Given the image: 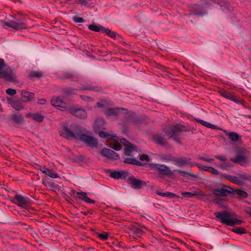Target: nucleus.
Returning <instances> with one entry per match:
<instances>
[{
  "label": "nucleus",
  "instance_id": "338daca9",
  "mask_svg": "<svg viewBox=\"0 0 251 251\" xmlns=\"http://www.w3.org/2000/svg\"><path fill=\"white\" fill-rule=\"evenodd\" d=\"M196 166L198 167L199 169L204 170V167H205V166H203L201 165V164L197 163L196 164Z\"/></svg>",
  "mask_w": 251,
  "mask_h": 251
},
{
  "label": "nucleus",
  "instance_id": "0e129e2a",
  "mask_svg": "<svg viewBox=\"0 0 251 251\" xmlns=\"http://www.w3.org/2000/svg\"><path fill=\"white\" fill-rule=\"evenodd\" d=\"M220 167L223 169H226L227 167L229 166V163H226L220 165Z\"/></svg>",
  "mask_w": 251,
  "mask_h": 251
},
{
  "label": "nucleus",
  "instance_id": "f8f14e48",
  "mask_svg": "<svg viewBox=\"0 0 251 251\" xmlns=\"http://www.w3.org/2000/svg\"><path fill=\"white\" fill-rule=\"evenodd\" d=\"M4 25L8 27H10L16 30L26 28V24L20 21L19 20H17L16 21H11L9 22H5Z\"/></svg>",
  "mask_w": 251,
  "mask_h": 251
},
{
  "label": "nucleus",
  "instance_id": "774afa93",
  "mask_svg": "<svg viewBox=\"0 0 251 251\" xmlns=\"http://www.w3.org/2000/svg\"><path fill=\"white\" fill-rule=\"evenodd\" d=\"M97 104L98 107H100L101 108V107H103V104L102 103H101L98 102Z\"/></svg>",
  "mask_w": 251,
  "mask_h": 251
},
{
  "label": "nucleus",
  "instance_id": "dca6fc26",
  "mask_svg": "<svg viewBox=\"0 0 251 251\" xmlns=\"http://www.w3.org/2000/svg\"><path fill=\"white\" fill-rule=\"evenodd\" d=\"M184 127V126L181 125H176L172 127L171 131H167L166 133L168 135L178 136Z\"/></svg>",
  "mask_w": 251,
  "mask_h": 251
},
{
  "label": "nucleus",
  "instance_id": "e433bc0d",
  "mask_svg": "<svg viewBox=\"0 0 251 251\" xmlns=\"http://www.w3.org/2000/svg\"><path fill=\"white\" fill-rule=\"evenodd\" d=\"M232 193L237 194L241 198H246L248 196L247 192L240 189H236Z\"/></svg>",
  "mask_w": 251,
  "mask_h": 251
},
{
  "label": "nucleus",
  "instance_id": "f03ea898",
  "mask_svg": "<svg viewBox=\"0 0 251 251\" xmlns=\"http://www.w3.org/2000/svg\"><path fill=\"white\" fill-rule=\"evenodd\" d=\"M216 220L229 226H234L235 225H239L244 222L238 220L237 218H232L231 213L227 211H223L222 212H216L214 213Z\"/></svg>",
  "mask_w": 251,
  "mask_h": 251
},
{
  "label": "nucleus",
  "instance_id": "680f3d73",
  "mask_svg": "<svg viewBox=\"0 0 251 251\" xmlns=\"http://www.w3.org/2000/svg\"><path fill=\"white\" fill-rule=\"evenodd\" d=\"M80 98L85 101H90L92 100L91 98L85 96H80Z\"/></svg>",
  "mask_w": 251,
  "mask_h": 251
},
{
  "label": "nucleus",
  "instance_id": "c756f323",
  "mask_svg": "<svg viewBox=\"0 0 251 251\" xmlns=\"http://www.w3.org/2000/svg\"><path fill=\"white\" fill-rule=\"evenodd\" d=\"M83 90H89L94 92H98L101 90V88L98 85H85L82 88Z\"/></svg>",
  "mask_w": 251,
  "mask_h": 251
},
{
  "label": "nucleus",
  "instance_id": "c03bdc74",
  "mask_svg": "<svg viewBox=\"0 0 251 251\" xmlns=\"http://www.w3.org/2000/svg\"><path fill=\"white\" fill-rule=\"evenodd\" d=\"M241 182L242 181L248 180L251 182V175L247 173L239 175Z\"/></svg>",
  "mask_w": 251,
  "mask_h": 251
},
{
  "label": "nucleus",
  "instance_id": "f3484780",
  "mask_svg": "<svg viewBox=\"0 0 251 251\" xmlns=\"http://www.w3.org/2000/svg\"><path fill=\"white\" fill-rule=\"evenodd\" d=\"M191 14L195 15L203 16L206 14L205 10L199 5L195 4L193 5L190 9Z\"/></svg>",
  "mask_w": 251,
  "mask_h": 251
},
{
  "label": "nucleus",
  "instance_id": "2eb2a0df",
  "mask_svg": "<svg viewBox=\"0 0 251 251\" xmlns=\"http://www.w3.org/2000/svg\"><path fill=\"white\" fill-rule=\"evenodd\" d=\"M121 142L124 145L126 155H130L132 151L135 149V147L125 139H122Z\"/></svg>",
  "mask_w": 251,
  "mask_h": 251
},
{
  "label": "nucleus",
  "instance_id": "a878e982",
  "mask_svg": "<svg viewBox=\"0 0 251 251\" xmlns=\"http://www.w3.org/2000/svg\"><path fill=\"white\" fill-rule=\"evenodd\" d=\"M126 174L127 173L125 172L114 171L110 173V176L115 179H120L123 176L125 177Z\"/></svg>",
  "mask_w": 251,
  "mask_h": 251
},
{
  "label": "nucleus",
  "instance_id": "f704fd0d",
  "mask_svg": "<svg viewBox=\"0 0 251 251\" xmlns=\"http://www.w3.org/2000/svg\"><path fill=\"white\" fill-rule=\"evenodd\" d=\"M99 136L101 138H107L109 139H112L114 141H117V137L116 136H113L112 135H110L109 134L106 133L104 131H100L99 132Z\"/></svg>",
  "mask_w": 251,
  "mask_h": 251
},
{
  "label": "nucleus",
  "instance_id": "a18cd8bd",
  "mask_svg": "<svg viewBox=\"0 0 251 251\" xmlns=\"http://www.w3.org/2000/svg\"><path fill=\"white\" fill-rule=\"evenodd\" d=\"M45 174L48 176H49L51 178H57L58 177L57 174L55 173L51 170H50L48 168L46 170V172Z\"/></svg>",
  "mask_w": 251,
  "mask_h": 251
},
{
  "label": "nucleus",
  "instance_id": "aec40b11",
  "mask_svg": "<svg viewBox=\"0 0 251 251\" xmlns=\"http://www.w3.org/2000/svg\"><path fill=\"white\" fill-rule=\"evenodd\" d=\"M76 194L79 195L78 196V198L79 199L84 201L85 202L88 203H94L95 202L94 200L88 197L87 194L86 192H77Z\"/></svg>",
  "mask_w": 251,
  "mask_h": 251
},
{
  "label": "nucleus",
  "instance_id": "4be33fe9",
  "mask_svg": "<svg viewBox=\"0 0 251 251\" xmlns=\"http://www.w3.org/2000/svg\"><path fill=\"white\" fill-rule=\"evenodd\" d=\"M153 139L155 142L158 145L165 146L166 144V141L164 139V135L163 134H156L154 136Z\"/></svg>",
  "mask_w": 251,
  "mask_h": 251
},
{
  "label": "nucleus",
  "instance_id": "9d476101",
  "mask_svg": "<svg viewBox=\"0 0 251 251\" xmlns=\"http://www.w3.org/2000/svg\"><path fill=\"white\" fill-rule=\"evenodd\" d=\"M76 124L71 125L70 128L67 126H64L62 131L60 132V135L68 139H77V135L72 128V126Z\"/></svg>",
  "mask_w": 251,
  "mask_h": 251
},
{
  "label": "nucleus",
  "instance_id": "a211bd4d",
  "mask_svg": "<svg viewBox=\"0 0 251 251\" xmlns=\"http://www.w3.org/2000/svg\"><path fill=\"white\" fill-rule=\"evenodd\" d=\"M191 160V158H174L173 161L176 166L181 167L189 164V161Z\"/></svg>",
  "mask_w": 251,
  "mask_h": 251
},
{
  "label": "nucleus",
  "instance_id": "603ef678",
  "mask_svg": "<svg viewBox=\"0 0 251 251\" xmlns=\"http://www.w3.org/2000/svg\"><path fill=\"white\" fill-rule=\"evenodd\" d=\"M75 90H74V89H66L64 90V92L65 94L70 95L75 94Z\"/></svg>",
  "mask_w": 251,
  "mask_h": 251
},
{
  "label": "nucleus",
  "instance_id": "cd10ccee",
  "mask_svg": "<svg viewBox=\"0 0 251 251\" xmlns=\"http://www.w3.org/2000/svg\"><path fill=\"white\" fill-rule=\"evenodd\" d=\"M130 231L132 234L138 237H140L144 233L141 228L136 226H132L131 228Z\"/></svg>",
  "mask_w": 251,
  "mask_h": 251
},
{
  "label": "nucleus",
  "instance_id": "6e6d98bb",
  "mask_svg": "<svg viewBox=\"0 0 251 251\" xmlns=\"http://www.w3.org/2000/svg\"><path fill=\"white\" fill-rule=\"evenodd\" d=\"M214 157L217 159L221 161H226L227 160V158L225 156L217 155H215Z\"/></svg>",
  "mask_w": 251,
  "mask_h": 251
},
{
  "label": "nucleus",
  "instance_id": "72a5a7b5",
  "mask_svg": "<svg viewBox=\"0 0 251 251\" xmlns=\"http://www.w3.org/2000/svg\"><path fill=\"white\" fill-rule=\"evenodd\" d=\"M155 193L162 197H166L170 198H174L176 197V195L173 193L170 192H167L165 193L160 192L159 191H156Z\"/></svg>",
  "mask_w": 251,
  "mask_h": 251
},
{
  "label": "nucleus",
  "instance_id": "37998d69",
  "mask_svg": "<svg viewBox=\"0 0 251 251\" xmlns=\"http://www.w3.org/2000/svg\"><path fill=\"white\" fill-rule=\"evenodd\" d=\"M204 171L210 173L212 174L215 175H218L219 174L218 170L214 169L212 167L205 166V167H204Z\"/></svg>",
  "mask_w": 251,
  "mask_h": 251
},
{
  "label": "nucleus",
  "instance_id": "864d4df0",
  "mask_svg": "<svg viewBox=\"0 0 251 251\" xmlns=\"http://www.w3.org/2000/svg\"><path fill=\"white\" fill-rule=\"evenodd\" d=\"M98 237L102 240H106L108 239V234L107 233H100Z\"/></svg>",
  "mask_w": 251,
  "mask_h": 251
},
{
  "label": "nucleus",
  "instance_id": "052dcab7",
  "mask_svg": "<svg viewBox=\"0 0 251 251\" xmlns=\"http://www.w3.org/2000/svg\"><path fill=\"white\" fill-rule=\"evenodd\" d=\"M46 102L47 100L45 99H41L38 100L37 103L39 104L44 105L46 104Z\"/></svg>",
  "mask_w": 251,
  "mask_h": 251
},
{
  "label": "nucleus",
  "instance_id": "bf43d9fd",
  "mask_svg": "<svg viewBox=\"0 0 251 251\" xmlns=\"http://www.w3.org/2000/svg\"><path fill=\"white\" fill-rule=\"evenodd\" d=\"M170 138L175 140L177 143L181 144L180 140L179 139L178 136H170Z\"/></svg>",
  "mask_w": 251,
  "mask_h": 251
},
{
  "label": "nucleus",
  "instance_id": "473e14b6",
  "mask_svg": "<svg viewBox=\"0 0 251 251\" xmlns=\"http://www.w3.org/2000/svg\"><path fill=\"white\" fill-rule=\"evenodd\" d=\"M181 195L183 197L185 198H192L195 196H206V194H203V193H200L198 194L196 193H191V192H182Z\"/></svg>",
  "mask_w": 251,
  "mask_h": 251
},
{
  "label": "nucleus",
  "instance_id": "ddd939ff",
  "mask_svg": "<svg viewBox=\"0 0 251 251\" xmlns=\"http://www.w3.org/2000/svg\"><path fill=\"white\" fill-rule=\"evenodd\" d=\"M233 191V188L227 186H223L221 189H214L213 194L218 196L226 197L228 194L232 193Z\"/></svg>",
  "mask_w": 251,
  "mask_h": 251
},
{
  "label": "nucleus",
  "instance_id": "f257e3e1",
  "mask_svg": "<svg viewBox=\"0 0 251 251\" xmlns=\"http://www.w3.org/2000/svg\"><path fill=\"white\" fill-rule=\"evenodd\" d=\"M72 129L76 133L77 139L92 148H96L98 145L97 140L94 137L85 133L86 129L78 125L72 126Z\"/></svg>",
  "mask_w": 251,
  "mask_h": 251
},
{
  "label": "nucleus",
  "instance_id": "13d9d810",
  "mask_svg": "<svg viewBox=\"0 0 251 251\" xmlns=\"http://www.w3.org/2000/svg\"><path fill=\"white\" fill-rule=\"evenodd\" d=\"M130 116L132 117L131 119L132 122H133V123H137L138 122V120L134 117L135 114L134 113H130Z\"/></svg>",
  "mask_w": 251,
  "mask_h": 251
},
{
  "label": "nucleus",
  "instance_id": "2f4dec72",
  "mask_svg": "<svg viewBox=\"0 0 251 251\" xmlns=\"http://www.w3.org/2000/svg\"><path fill=\"white\" fill-rule=\"evenodd\" d=\"M11 119L16 124H20L24 121L23 117L19 113L13 115Z\"/></svg>",
  "mask_w": 251,
  "mask_h": 251
},
{
  "label": "nucleus",
  "instance_id": "20e7f679",
  "mask_svg": "<svg viewBox=\"0 0 251 251\" xmlns=\"http://www.w3.org/2000/svg\"><path fill=\"white\" fill-rule=\"evenodd\" d=\"M11 201L17 205L27 209L32 203V201L27 197L22 195L16 194L11 200Z\"/></svg>",
  "mask_w": 251,
  "mask_h": 251
},
{
  "label": "nucleus",
  "instance_id": "9b49d317",
  "mask_svg": "<svg viewBox=\"0 0 251 251\" xmlns=\"http://www.w3.org/2000/svg\"><path fill=\"white\" fill-rule=\"evenodd\" d=\"M0 77L3 78L9 82L16 81L17 78L15 73L10 68H6L3 70L0 75Z\"/></svg>",
  "mask_w": 251,
  "mask_h": 251
},
{
  "label": "nucleus",
  "instance_id": "a19ab883",
  "mask_svg": "<svg viewBox=\"0 0 251 251\" xmlns=\"http://www.w3.org/2000/svg\"><path fill=\"white\" fill-rule=\"evenodd\" d=\"M178 173H179L181 175L184 176H191V177H194V178H197L198 177V176H197V175H195L191 173H190V172H185V171H182V170H178L176 171Z\"/></svg>",
  "mask_w": 251,
  "mask_h": 251
},
{
  "label": "nucleus",
  "instance_id": "5701e85b",
  "mask_svg": "<svg viewBox=\"0 0 251 251\" xmlns=\"http://www.w3.org/2000/svg\"><path fill=\"white\" fill-rule=\"evenodd\" d=\"M124 162L125 163L133 164L138 166H142L144 165L143 163H141L139 161L137 160L134 158H125Z\"/></svg>",
  "mask_w": 251,
  "mask_h": 251
},
{
  "label": "nucleus",
  "instance_id": "c9c22d12",
  "mask_svg": "<svg viewBox=\"0 0 251 251\" xmlns=\"http://www.w3.org/2000/svg\"><path fill=\"white\" fill-rule=\"evenodd\" d=\"M43 75V74L41 71H32L30 72L29 77L30 78H33L34 77L40 78L42 77Z\"/></svg>",
  "mask_w": 251,
  "mask_h": 251
},
{
  "label": "nucleus",
  "instance_id": "412c9836",
  "mask_svg": "<svg viewBox=\"0 0 251 251\" xmlns=\"http://www.w3.org/2000/svg\"><path fill=\"white\" fill-rule=\"evenodd\" d=\"M216 3L220 5L222 10L225 12H230L232 10V7L230 6L229 4L223 0H218Z\"/></svg>",
  "mask_w": 251,
  "mask_h": 251
},
{
  "label": "nucleus",
  "instance_id": "6ab92c4d",
  "mask_svg": "<svg viewBox=\"0 0 251 251\" xmlns=\"http://www.w3.org/2000/svg\"><path fill=\"white\" fill-rule=\"evenodd\" d=\"M34 94L25 90L22 91V99L25 102L31 100L34 97Z\"/></svg>",
  "mask_w": 251,
  "mask_h": 251
},
{
  "label": "nucleus",
  "instance_id": "4c0bfd02",
  "mask_svg": "<svg viewBox=\"0 0 251 251\" xmlns=\"http://www.w3.org/2000/svg\"><path fill=\"white\" fill-rule=\"evenodd\" d=\"M229 139L233 142H236L240 139L239 135L236 132H231L228 133Z\"/></svg>",
  "mask_w": 251,
  "mask_h": 251
},
{
  "label": "nucleus",
  "instance_id": "58836bf2",
  "mask_svg": "<svg viewBox=\"0 0 251 251\" xmlns=\"http://www.w3.org/2000/svg\"><path fill=\"white\" fill-rule=\"evenodd\" d=\"M103 33H105L107 35L114 39L116 38L117 36H119L117 33L105 27Z\"/></svg>",
  "mask_w": 251,
  "mask_h": 251
},
{
  "label": "nucleus",
  "instance_id": "7ed1b4c3",
  "mask_svg": "<svg viewBox=\"0 0 251 251\" xmlns=\"http://www.w3.org/2000/svg\"><path fill=\"white\" fill-rule=\"evenodd\" d=\"M230 160L232 162L244 167H246L251 163V158L249 156L248 151L244 149L238 150L236 155L234 157L230 158Z\"/></svg>",
  "mask_w": 251,
  "mask_h": 251
},
{
  "label": "nucleus",
  "instance_id": "4d7b16f0",
  "mask_svg": "<svg viewBox=\"0 0 251 251\" xmlns=\"http://www.w3.org/2000/svg\"><path fill=\"white\" fill-rule=\"evenodd\" d=\"M4 61L2 59H0V75L2 72L3 70H2L3 67H4Z\"/></svg>",
  "mask_w": 251,
  "mask_h": 251
},
{
  "label": "nucleus",
  "instance_id": "79ce46f5",
  "mask_svg": "<svg viewBox=\"0 0 251 251\" xmlns=\"http://www.w3.org/2000/svg\"><path fill=\"white\" fill-rule=\"evenodd\" d=\"M231 231H232L233 232H234L236 233L239 234H244V233H246L245 229L243 227H239V226H236V227L233 228L231 229Z\"/></svg>",
  "mask_w": 251,
  "mask_h": 251
},
{
  "label": "nucleus",
  "instance_id": "5fc2aeb1",
  "mask_svg": "<svg viewBox=\"0 0 251 251\" xmlns=\"http://www.w3.org/2000/svg\"><path fill=\"white\" fill-rule=\"evenodd\" d=\"M199 159L202 161H205L209 163H212L214 161L213 158H209L207 157H199Z\"/></svg>",
  "mask_w": 251,
  "mask_h": 251
},
{
  "label": "nucleus",
  "instance_id": "8fccbe9b",
  "mask_svg": "<svg viewBox=\"0 0 251 251\" xmlns=\"http://www.w3.org/2000/svg\"><path fill=\"white\" fill-rule=\"evenodd\" d=\"M6 93L7 94L13 96L16 93V90L12 88H8L6 90Z\"/></svg>",
  "mask_w": 251,
  "mask_h": 251
},
{
  "label": "nucleus",
  "instance_id": "bb28decb",
  "mask_svg": "<svg viewBox=\"0 0 251 251\" xmlns=\"http://www.w3.org/2000/svg\"><path fill=\"white\" fill-rule=\"evenodd\" d=\"M120 109H121L119 108H109L106 110L105 115L107 117L110 116H117L120 112Z\"/></svg>",
  "mask_w": 251,
  "mask_h": 251
},
{
  "label": "nucleus",
  "instance_id": "c85d7f7f",
  "mask_svg": "<svg viewBox=\"0 0 251 251\" xmlns=\"http://www.w3.org/2000/svg\"><path fill=\"white\" fill-rule=\"evenodd\" d=\"M88 28L92 31L96 32H101L103 33L104 27L101 25L92 24L88 26Z\"/></svg>",
  "mask_w": 251,
  "mask_h": 251
},
{
  "label": "nucleus",
  "instance_id": "0eeeda50",
  "mask_svg": "<svg viewBox=\"0 0 251 251\" xmlns=\"http://www.w3.org/2000/svg\"><path fill=\"white\" fill-rule=\"evenodd\" d=\"M152 167L157 171L160 175L171 177L173 175L170 168L165 165L154 164Z\"/></svg>",
  "mask_w": 251,
  "mask_h": 251
},
{
  "label": "nucleus",
  "instance_id": "4468645a",
  "mask_svg": "<svg viewBox=\"0 0 251 251\" xmlns=\"http://www.w3.org/2000/svg\"><path fill=\"white\" fill-rule=\"evenodd\" d=\"M100 154L106 157L113 160H118L120 156L113 150L107 148H103L100 152Z\"/></svg>",
  "mask_w": 251,
  "mask_h": 251
},
{
  "label": "nucleus",
  "instance_id": "ea45409f",
  "mask_svg": "<svg viewBox=\"0 0 251 251\" xmlns=\"http://www.w3.org/2000/svg\"><path fill=\"white\" fill-rule=\"evenodd\" d=\"M104 125V120L102 118L97 119L95 122V126L96 128H102Z\"/></svg>",
  "mask_w": 251,
  "mask_h": 251
},
{
  "label": "nucleus",
  "instance_id": "6e6552de",
  "mask_svg": "<svg viewBox=\"0 0 251 251\" xmlns=\"http://www.w3.org/2000/svg\"><path fill=\"white\" fill-rule=\"evenodd\" d=\"M128 183L134 189H140L144 186L147 185V182L136 178L134 176H130L128 178Z\"/></svg>",
  "mask_w": 251,
  "mask_h": 251
},
{
  "label": "nucleus",
  "instance_id": "3c124183",
  "mask_svg": "<svg viewBox=\"0 0 251 251\" xmlns=\"http://www.w3.org/2000/svg\"><path fill=\"white\" fill-rule=\"evenodd\" d=\"M112 149L116 151H118L121 150L122 146L120 143H116L114 144L113 147H112Z\"/></svg>",
  "mask_w": 251,
  "mask_h": 251
},
{
  "label": "nucleus",
  "instance_id": "1a4fd4ad",
  "mask_svg": "<svg viewBox=\"0 0 251 251\" xmlns=\"http://www.w3.org/2000/svg\"><path fill=\"white\" fill-rule=\"evenodd\" d=\"M219 93L220 94V95L225 98L229 100L236 103L241 104L245 107L244 105V101L242 100L237 99L236 97L232 93L225 91L224 90H221L219 91Z\"/></svg>",
  "mask_w": 251,
  "mask_h": 251
},
{
  "label": "nucleus",
  "instance_id": "39448f33",
  "mask_svg": "<svg viewBox=\"0 0 251 251\" xmlns=\"http://www.w3.org/2000/svg\"><path fill=\"white\" fill-rule=\"evenodd\" d=\"M51 104L61 111H68L70 106L64 102L60 97L52 98L50 101Z\"/></svg>",
  "mask_w": 251,
  "mask_h": 251
},
{
  "label": "nucleus",
  "instance_id": "e2e57ef3",
  "mask_svg": "<svg viewBox=\"0 0 251 251\" xmlns=\"http://www.w3.org/2000/svg\"><path fill=\"white\" fill-rule=\"evenodd\" d=\"M39 167H40V171L43 173L45 174L46 170L48 169L47 168H46L45 166H38Z\"/></svg>",
  "mask_w": 251,
  "mask_h": 251
},
{
  "label": "nucleus",
  "instance_id": "49530a36",
  "mask_svg": "<svg viewBox=\"0 0 251 251\" xmlns=\"http://www.w3.org/2000/svg\"><path fill=\"white\" fill-rule=\"evenodd\" d=\"M73 20L75 23H82L84 22V20L81 17H78L76 16H74L73 17Z\"/></svg>",
  "mask_w": 251,
  "mask_h": 251
},
{
  "label": "nucleus",
  "instance_id": "7c9ffc66",
  "mask_svg": "<svg viewBox=\"0 0 251 251\" xmlns=\"http://www.w3.org/2000/svg\"><path fill=\"white\" fill-rule=\"evenodd\" d=\"M29 116L32 118L33 120L38 123L42 122L44 119V116H42L40 113H30L29 114Z\"/></svg>",
  "mask_w": 251,
  "mask_h": 251
},
{
  "label": "nucleus",
  "instance_id": "de8ad7c7",
  "mask_svg": "<svg viewBox=\"0 0 251 251\" xmlns=\"http://www.w3.org/2000/svg\"><path fill=\"white\" fill-rule=\"evenodd\" d=\"M139 159L141 161H145L146 162H149L150 161L149 156L148 155L145 154L141 155Z\"/></svg>",
  "mask_w": 251,
  "mask_h": 251
},
{
  "label": "nucleus",
  "instance_id": "09e8293b",
  "mask_svg": "<svg viewBox=\"0 0 251 251\" xmlns=\"http://www.w3.org/2000/svg\"><path fill=\"white\" fill-rule=\"evenodd\" d=\"M64 77L67 79H74L76 77L73 74L69 72L65 73Z\"/></svg>",
  "mask_w": 251,
  "mask_h": 251
},
{
  "label": "nucleus",
  "instance_id": "393cba45",
  "mask_svg": "<svg viewBox=\"0 0 251 251\" xmlns=\"http://www.w3.org/2000/svg\"><path fill=\"white\" fill-rule=\"evenodd\" d=\"M224 177L228 180L236 184H240L241 183V180L240 178V176L239 177L232 176L231 175H225Z\"/></svg>",
  "mask_w": 251,
  "mask_h": 251
},
{
  "label": "nucleus",
  "instance_id": "69168bd1",
  "mask_svg": "<svg viewBox=\"0 0 251 251\" xmlns=\"http://www.w3.org/2000/svg\"><path fill=\"white\" fill-rule=\"evenodd\" d=\"M197 122H198L199 123H200L202 125H203V126H205V125H206V122H205V121H204L203 120H201V119H197Z\"/></svg>",
  "mask_w": 251,
  "mask_h": 251
},
{
  "label": "nucleus",
  "instance_id": "b1692460",
  "mask_svg": "<svg viewBox=\"0 0 251 251\" xmlns=\"http://www.w3.org/2000/svg\"><path fill=\"white\" fill-rule=\"evenodd\" d=\"M8 100L12 107L17 110H20L23 107L21 102L19 100H12L11 99H8Z\"/></svg>",
  "mask_w": 251,
  "mask_h": 251
},
{
  "label": "nucleus",
  "instance_id": "423d86ee",
  "mask_svg": "<svg viewBox=\"0 0 251 251\" xmlns=\"http://www.w3.org/2000/svg\"><path fill=\"white\" fill-rule=\"evenodd\" d=\"M68 112L79 119H85L87 117L86 110L77 106H70Z\"/></svg>",
  "mask_w": 251,
  "mask_h": 251
}]
</instances>
